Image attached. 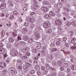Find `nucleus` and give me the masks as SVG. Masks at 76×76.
Masks as SVG:
<instances>
[{
  "label": "nucleus",
  "mask_w": 76,
  "mask_h": 76,
  "mask_svg": "<svg viewBox=\"0 0 76 76\" xmlns=\"http://www.w3.org/2000/svg\"><path fill=\"white\" fill-rule=\"evenodd\" d=\"M55 24L57 26H58L61 24V21L59 20H57L55 21Z\"/></svg>",
  "instance_id": "1"
},
{
  "label": "nucleus",
  "mask_w": 76,
  "mask_h": 76,
  "mask_svg": "<svg viewBox=\"0 0 76 76\" xmlns=\"http://www.w3.org/2000/svg\"><path fill=\"white\" fill-rule=\"evenodd\" d=\"M34 35H35L36 36V37H35L36 40H38V39L40 38V35L37 32H35L34 33Z\"/></svg>",
  "instance_id": "2"
},
{
  "label": "nucleus",
  "mask_w": 76,
  "mask_h": 76,
  "mask_svg": "<svg viewBox=\"0 0 76 76\" xmlns=\"http://www.w3.org/2000/svg\"><path fill=\"white\" fill-rule=\"evenodd\" d=\"M50 23L47 22H45L43 24L44 27V28H48L50 27Z\"/></svg>",
  "instance_id": "3"
},
{
  "label": "nucleus",
  "mask_w": 76,
  "mask_h": 76,
  "mask_svg": "<svg viewBox=\"0 0 76 76\" xmlns=\"http://www.w3.org/2000/svg\"><path fill=\"white\" fill-rule=\"evenodd\" d=\"M0 66L1 67L4 68L6 66V64L4 63L1 62L0 63Z\"/></svg>",
  "instance_id": "4"
},
{
  "label": "nucleus",
  "mask_w": 76,
  "mask_h": 76,
  "mask_svg": "<svg viewBox=\"0 0 76 76\" xmlns=\"http://www.w3.org/2000/svg\"><path fill=\"white\" fill-rule=\"evenodd\" d=\"M23 69H24V72H26L28 69V66L25 65L23 66Z\"/></svg>",
  "instance_id": "5"
},
{
  "label": "nucleus",
  "mask_w": 76,
  "mask_h": 76,
  "mask_svg": "<svg viewBox=\"0 0 76 76\" xmlns=\"http://www.w3.org/2000/svg\"><path fill=\"white\" fill-rule=\"evenodd\" d=\"M61 6H62V5L60 4H57L55 5V7L56 8H60Z\"/></svg>",
  "instance_id": "6"
},
{
  "label": "nucleus",
  "mask_w": 76,
  "mask_h": 76,
  "mask_svg": "<svg viewBox=\"0 0 76 76\" xmlns=\"http://www.w3.org/2000/svg\"><path fill=\"white\" fill-rule=\"evenodd\" d=\"M27 20L29 22H34L35 20L32 18H27Z\"/></svg>",
  "instance_id": "7"
},
{
  "label": "nucleus",
  "mask_w": 76,
  "mask_h": 76,
  "mask_svg": "<svg viewBox=\"0 0 76 76\" xmlns=\"http://www.w3.org/2000/svg\"><path fill=\"white\" fill-rule=\"evenodd\" d=\"M6 7V4L4 3L2 4L0 6V7L1 9H4Z\"/></svg>",
  "instance_id": "8"
},
{
  "label": "nucleus",
  "mask_w": 76,
  "mask_h": 76,
  "mask_svg": "<svg viewBox=\"0 0 76 76\" xmlns=\"http://www.w3.org/2000/svg\"><path fill=\"white\" fill-rule=\"evenodd\" d=\"M41 9L42 10H43L45 12H46L48 11V8L46 7H42Z\"/></svg>",
  "instance_id": "9"
},
{
  "label": "nucleus",
  "mask_w": 76,
  "mask_h": 76,
  "mask_svg": "<svg viewBox=\"0 0 76 76\" xmlns=\"http://www.w3.org/2000/svg\"><path fill=\"white\" fill-rule=\"evenodd\" d=\"M23 39L24 41H28V39H29V38H28V37L26 36H25L23 37Z\"/></svg>",
  "instance_id": "10"
},
{
  "label": "nucleus",
  "mask_w": 76,
  "mask_h": 76,
  "mask_svg": "<svg viewBox=\"0 0 76 76\" xmlns=\"http://www.w3.org/2000/svg\"><path fill=\"white\" fill-rule=\"evenodd\" d=\"M8 3L9 4L10 6H11V7H13L14 5L12 3V1H8Z\"/></svg>",
  "instance_id": "11"
},
{
  "label": "nucleus",
  "mask_w": 76,
  "mask_h": 76,
  "mask_svg": "<svg viewBox=\"0 0 76 76\" xmlns=\"http://www.w3.org/2000/svg\"><path fill=\"white\" fill-rule=\"evenodd\" d=\"M5 52V50L3 48H0V53L3 54Z\"/></svg>",
  "instance_id": "12"
},
{
  "label": "nucleus",
  "mask_w": 76,
  "mask_h": 76,
  "mask_svg": "<svg viewBox=\"0 0 76 76\" xmlns=\"http://www.w3.org/2000/svg\"><path fill=\"white\" fill-rule=\"evenodd\" d=\"M38 8H39V6L36 5L33 7V9L34 10H37V9H38Z\"/></svg>",
  "instance_id": "13"
},
{
  "label": "nucleus",
  "mask_w": 76,
  "mask_h": 76,
  "mask_svg": "<svg viewBox=\"0 0 76 76\" xmlns=\"http://www.w3.org/2000/svg\"><path fill=\"white\" fill-rule=\"evenodd\" d=\"M4 35H5V33H4V30H2L1 34V37L3 38Z\"/></svg>",
  "instance_id": "14"
},
{
  "label": "nucleus",
  "mask_w": 76,
  "mask_h": 76,
  "mask_svg": "<svg viewBox=\"0 0 76 76\" xmlns=\"http://www.w3.org/2000/svg\"><path fill=\"white\" fill-rule=\"evenodd\" d=\"M11 73L12 75H16L17 74V72H16V71L15 69L13 71H11Z\"/></svg>",
  "instance_id": "15"
},
{
  "label": "nucleus",
  "mask_w": 76,
  "mask_h": 76,
  "mask_svg": "<svg viewBox=\"0 0 76 76\" xmlns=\"http://www.w3.org/2000/svg\"><path fill=\"white\" fill-rule=\"evenodd\" d=\"M9 40L10 42H13L14 41V39L13 38L10 37L9 39Z\"/></svg>",
  "instance_id": "16"
},
{
  "label": "nucleus",
  "mask_w": 76,
  "mask_h": 76,
  "mask_svg": "<svg viewBox=\"0 0 76 76\" xmlns=\"http://www.w3.org/2000/svg\"><path fill=\"white\" fill-rule=\"evenodd\" d=\"M71 67L72 70H75L76 69V66H74L73 65H72L71 66Z\"/></svg>",
  "instance_id": "17"
},
{
  "label": "nucleus",
  "mask_w": 76,
  "mask_h": 76,
  "mask_svg": "<svg viewBox=\"0 0 76 76\" xmlns=\"http://www.w3.org/2000/svg\"><path fill=\"white\" fill-rule=\"evenodd\" d=\"M23 32H24V34H25L26 32H28V30H27V29H26V28H24L23 29Z\"/></svg>",
  "instance_id": "18"
},
{
  "label": "nucleus",
  "mask_w": 76,
  "mask_h": 76,
  "mask_svg": "<svg viewBox=\"0 0 76 76\" xmlns=\"http://www.w3.org/2000/svg\"><path fill=\"white\" fill-rule=\"evenodd\" d=\"M50 15H51V16H55V13L53 12L52 11L50 12Z\"/></svg>",
  "instance_id": "19"
},
{
  "label": "nucleus",
  "mask_w": 76,
  "mask_h": 76,
  "mask_svg": "<svg viewBox=\"0 0 76 76\" xmlns=\"http://www.w3.org/2000/svg\"><path fill=\"white\" fill-rule=\"evenodd\" d=\"M52 32H53L52 29H50L47 31V33H48V34H51Z\"/></svg>",
  "instance_id": "20"
},
{
  "label": "nucleus",
  "mask_w": 76,
  "mask_h": 76,
  "mask_svg": "<svg viewBox=\"0 0 76 76\" xmlns=\"http://www.w3.org/2000/svg\"><path fill=\"white\" fill-rule=\"evenodd\" d=\"M41 45V43L39 42L37 43V47L38 48H40Z\"/></svg>",
  "instance_id": "21"
},
{
  "label": "nucleus",
  "mask_w": 76,
  "mask_h": 76,
  "mask_svg": "<svg viewBox=\"0 0 76 76\" xmlns=\"http://www.w3.org/2000/svg\"><path fill=\"white\" fill-rule=\"evenodd\" d=\"M33 41L34 40H33V39H32L31 38H30L28 41V43H32V42H33Z\"/></svg>",
  "instance_id": "22"
},
{
  "label": "nucleus",
  "mask_w": 76,
  "mask_h": 76,
  "mask_svg": "<svg viewBox=\"0 0 76 76\" xmlns=\"http://www.w3.org/2000/svg\"><path fill=\"white\" fill-rule=\"evenodd\" d=\"M56 46V43H52L50 44V47H54Z\"/></svg>",
  "instance_id": "23"
},
{
  "label": "nucleus",
  "mask_w": 76,
  "mask_h": 76,
  "mask_svg": "<svg viewBox=\"0 0 76 76\" xmlns=\"http://www.w3.org/2000/svg\"><path fill=\"white\" fill-rule=\"evenodd\" d=\"M43 4H46V5H48V4H49V3H48V2L46 1H44L43 2Z\"/></svg>",
  "instance_id": "24"
},
{
  "label": "nucleus",
  "mask_w": 76,
  "mask_h": 76,
  "mask_svg": "<svg viewBox=\"0 0 76 76\" xmlns=\"http://www.w3.org/2000/svg\"><path fill=\"white\" fill-rule=\"evenodd\" d=\"M35 69L37 71H38L39 70V67L38 66H36L35 67Z\"/></svg>",
  "instance_id": "25"
},
{
  "label": "nucleus",
  "mask_w": 76,
  "mask_h": 76,
  "mask_svg": "<svg viewBox=\"0 0 76 76\" xmlns=\"http://www.w3.org/2000/svg\"><path fill=\"white\" fill-rule=\"evenodd\" d=\"M35 29L36 30V31L37 32H38V31H40V30H41V28L36 27L35 28Z\"/></svg>",
  "instance_id": "26"
},
{
  "label": "nucleus",
  "mask_w": 76,
  "mask_h": 76,
  "mask_svg": "<svg viewBox=\"0 0 76 76\" xmlns=\"http://www.w3.org/2000/svg\"><path fill=\"white\" fill-rule=\"evenodd\" d=\"M62 64V61H61V60H60V61H58V64L60 66H61Z\"/></svg>",
  "instance_id": "27"
},
{
  "label": "nucleus",
  "mask_w": 76,
  "mask_h": 76,
  "mask_svg": "<svg viewBox=\"0 0 76 76\" xmlns=\"http://www.w3.org/2000/svg\"><path fill=\"white\" fill-rule=\"evenodd\" d=\"M46 67L47 70H49V69L51 68H50V66H49V65L48 64H46Z\"/></svg>",
  "instance_id": "28"
},
{
  "label": "nucleus",
  "mask_w": 76,
  "mask_h": 76,
  "mask_svg": "<svg viewBox=\"0 0 76 76\" xmlns=\"http://www.w3.org/2000/svg\"><path fill=\"white\" fill-rule=\"evenodd\" d=\"M35 73V71L34 70H32L30 71V75H31V74H34Z\"/></svg>",
  "instance_id": "29"
},
{
  "label": "nucleus",
  "mask_w": 76,
  "mask_h": 76,
  "mask_svg": "<svg viewBox=\"0 0 76 76\" xmlns=\"http://www.w3.org/2000/svg\"><path fill=\"white\" fill-rule=\"evenodd\" d=\"M76 41V38H73L72 39L71 41V43H74Z\"/></svg>",
  "instance_id": "30"
},
{
  "label": "nucleus",
  "mask_w": 76,
  "mask_h": 76,
  "mask_svg": "<svg viewBox=\"0 0 76 76\" xmlns=\"http://www.w3.org/2000/svg\"><path fill=\"white\" fill-rule=\"evenodd\" d=\"M6 73H7V70H4L3 71L2 74H3V75H6Z\"/></svg>",
  "instance_id": "31"
},
{
  "label": "nucleus",
  "mask_w": 76,
  "mask_h": 76,
  "mask_svg": "<svg viewBox=\"0 0 76 76\" xmlns=\"http://www.w3.org/2000/svg\"><path fill=\"white\" fill-rule=\"evenodd\" d=\"M50 69L52 70H53V71H54V70H56V68L54 67V66H52L50 68Z\"/></svg>",
  "instance_id": "32"
},
{
  "label": "nucleus",
  "mask_w": 76,
  "mask_h": 76,
  "mask_svg": "<svg viewBox=\"0 0 76 76\" xmlns=\"http://www.w3.org/2000/svg\"><path fill=\"white\" fill-rule=\"evenodd\" d=\"M68 63H65L64 64V67H67L68 66Z\"/></svg>",
  "instance_id": "33"
},
{
  "label": "nucleus",
  "mask_w": 76,
  "mask_h": 76,
  "mask_svg": "<svg viewBox=\"0 0 76 76\" xmlns=\"http://www.w3.org/2000/svg\"><path fill=\"white\" fill-rule=\"evenodd\" d=\"M17 54V52H13L12 54V56H16V55Z\"/></svg>",
  "instance_id": "34"
},
{
  "label": "nucleus",
  "mask_w": 76,
  "mask_h": 76,
  "mask_svg": "<svg viewBox=\"0 0 76 76\" xmlns=\"http://www.w3.org/2000/svg\"><path fill=\"white\" fill-rule=\"evenodd\" d=\"M71 24L72 25H76V21H75L73 22H72L71 23Z\"/></svg>",
  "instance_id": "35"
},
{
  "label": "nucleus",
  "mask_w": 76,
  "mask_h": 76,
  "mask_svg": "<svg viewBox=\"0 0 76 76\" xmlns=\"http://www.w3.org/2000/svg\"><path fill=\"white\" fill-rule=\"evenodd\" d=\"M67 37H64L63 38V41H64V42H66V41L67 40Z\"/></svg>",
  "instance_id": "36"
},
{
  "label": "nucleus",
  "mask_w": 76,
  "mask_h": 76,
  "mask_svg": "<svg viewBox=\"0 0 76 76\" xmlns=\"http://www.w3.org/2000/svg\"><path fill=\"white\" fill-rule=\"evenodd\" d=\"M75 11H72V12L71 13V15H72V16L75 15Z\"/></svg>",
  "instance_id": "37"
},
{
  "label": "nucleus",
  "mask_w": 76,
  "mask_h": 76,
  "mask_svg": "<svg viewBox=\"0 0 76 76\" xmlns=\"http://www.w3.org/2000/svg\"><path fill=\"white\" fill-rule=\"evenodd\" d=\"M45 18H48L50 17V15L48 14H47L45 16Z\"/></svg>",
  "instance_id": "38"
},
{
  "label": "nucleus",
  "mask_w": 76,
  "mask_h": 76,
  "mask_svg": "<svg viewBox=\"0 0 76 76\" xmlns=\"http://www.w3.org/2000/svg\"><path fill=\"white\" fill-rule=\"evenodd\" d=\"M33 63L35 65H38V61H34L33 62Z\"/></svg>",
  "instance_id": "39"
},
{
  "label": "nucleus",
  "mask_w": 76,
  "mask_h": 76,
  "mask_svg": "<svg viewBox=\"0 0 76 76\" xmlns=\"http://www.w3.org/2000/svg\"><path fill=\"white\" fill-rule=\"evenodd\" d=\"M23 59H26L28 58L27 56H23L22 57Z\"/></svg>",
  "instance_id": "40"
},
{
  "label": "nucleus",
  "mask_w": 76,
  "mask_h": 76,
  "mask_svg": "<svg viewBox=\"0 0 76 76\" xmlns=\"http://www.w3.org/2000/svg\"><path fill=\"white\" fill-rule=\"evenodd\" d=\"M71 25V23H70V22H67V23L66 24V25L67 26H69Z\"/></svg>",
  "instance_id": "41"
},
{
  "label": "nucleus",
  "mask_w": 76,
  "mask_h": 76,
  "mask_svg": "<svg viewBox=\"0 0 76 76\" xmlns=\"http://www.w3.org/2000/svg\"><path fill=\"white\" fill-rule=\"evenodd\" d=\"M57 48H54L52 49V51L53 52V51H57Z\"/></svg>",
  "instance_id": "42"
},
{
  "label": "nucleus",
  "mask_w": 76,
  "mask_h": 76,
  "mask_svg": "<svg viewBox=\"0 0 76 76\" xmlns=\"http://www.w3.org/2000/svg\"><path fill=\"white\" fill-rule=\"evenodd\" d=\"M33 4H34V5H36L37 4V1H36L35 0H34V2L33 3Z\"/></svg>",
  "instance_id": "43"
},
{
  "label": "nucleus",
  "mask_w": 76,
  "mask_h": 76,
  "mask_svg": "<svg viewBox=\"0 0 76 76\" xmlns=\"http://www.w3.org/2000/svg\"><path fill=\"white\" fill-rule=\"evenodd\" d=\"M56 44H57V46L58 45H60V42L59 41H57L56 42Z\"/></svg>",
  "instance_id": "44"
},
{
  "label": "nucleus",
  "mask_w": 76,
  "mask_h": 76,
  "mask_svg": "<svg viewBox=\"0 0 76 76\" xmlns=\"http://www.w3.org/2000/svg\"><path fill=\"white\" fill-rule=\"evenodd\" d=\"M33 52L34 53H37V49H33Z\"/></svg>",
  "instance_id": "45"
},
{
  "label": "nucleus",
  "mask_w": 76,
  "mask_h": 76,
  "mask_svg": "<svg viewBox=\"0 0 76 76\" xmlns=\"http://www.w3.org/2000/svg\"><path fill=\"white\" fill-rule=\"evenodd\" d=\"M24 25L25 26H26L27 27L28 26V23H25L24 24Z\"/></svg>",
  "instance_id": "46"
},
{
  "label": "nucleus",
  "mask_w": 76,
  "mask_h": 76,
  "mask_svg": "<svg viewBox=\"0 0 76 76\" xmlns=\"http://www.w3.org/2000/svg\"><path fill=\"white\" fill-rule=\"evenodd\" d=\"M26 56H30V53L29 52H26Z\"/></svg>",
  "instance_id": "47"
},
{
  "label": "nucleus",
  "mask_w": 76,
  "mask_h": 76,
  "mask_svg": "<svg viewBox=\"0 0 76 76\" xmlns=\"http://www.w3.org/2000/svg\"><path fill=\"white\" fill-rule=\"evenodd\" d=\"M22 52L24 53H26V49L25 48L23 49L22 50Z\"/></svg>",
  "instance_id": "48"
},
{
  "label": "nucleus",
  "mask_w": 76,
  "mask_h": 76,
  "mask_svg": "<svg viewBox=\"0 0 76 76\" xmlns=\"http://www.w3.org/2000/svg\"><path fill=\"white\" fill-rule=\"evenodd\" d=\"M48 58H50V59H52L53 58V56H48Z\"/></svg>",
  "instance_id": "49"
},
{
  "label": "nucleus",
  "mask_w": 76,
  "mask_h": 76,
  "mask_svg": "<svg viewBox=\"0 0 76 76\" xmlns=\"http://www.w3.org/2000/svg\"><path fill=\"white\" fill-rule=\"evenodd\" d=\"M3 46H4L3 44L2 43H0V47H3Z\"/></svg>",
  "instance_id": "50"
},
{
  "label": "nucleus",
  "mask_w": 76,
  "mask_h": 76,
  "mask_svg": "<svg viewBox=\"0 0 76 76\" xmlns=\"http://www.w3.org/2000/svg\"><path fill=\"white\" fill-rule=\"evenodd\" d=\"M10 70L11 72V71H13V70H15V69H14V68H11L10 69Z\"/></svg>",
  "instance_id": "51"
},
{
  "label": "nucleus",
  "mask_w": 76,
  "mask_h": 76,
  "mask_svg": "<svg viewBox=\"0 0 76 76\" xmlns=\"http://www.w3.org/2000/svg\"><path fill=\"white\" fill-rule=\"evenodd\" d=\"M52 36H55L56 35V33H55V32H53L52 33Z\"/></svg>",
  "instance_id": "52"
},
{
  "label": "nucleus",
  "mask_w": 76,
  "mask_h": 76,
  "mask_svg": "<svg viewBox=\"0 0 76 76\" xmlns=\"http://www.w3.org/2000/svg\"><path fill=\"white\" fill-rule=\"evenodd\" d=\"M37 74L38 76H41V73L40 72L38 71L37 72Z\"/></svg>",
  "instance_id": "53"
},
{
  "label": "nucleus",
  "mask_w": 76,
  "mask_h": 76,
  "mask_svg": "<svg viewBox=\"0 0 76 76\" xmlns=\"http://www.w3.org/2000/svg\"><path fill=\"white\" fill-rule=\"evenodd\" d=\"M71 49H72V50H76V48L74 46H72V47H71Z\"/></svg>",
  "instance_id": "54"
},
{
  "label": "nucleus",
  "mask_w": 76,
  "mask_h": 76,
  "mask_svg": "<svg viewBox=\"0 0 76 76\" xmlns=\"http://www.w3.org/2000/svg\"><path fill=\"white\" fill-rule=\"evenodd\" d=\"M41 69L42 70H44L45 69V67H44V66L42 67Z\"/></svg>",
  "instance_id": "55"
},
{
  "label": "nucleus",
  "mask_w": 76,
  "mask_h": 76,
  "mask_svg": "<svg viewBox=\"0 0 76 76\" xmlns=\"http://www.w3.org/2000/svg\"><path fill=\"white\" fill-rule=\"evenodd\" d=\"M70 34L71 35H73L74 33H73V31H71L70 32Z\"/></svg>",
  "instance_id": "56"
},
{
  "label": "nucleus",
  "mask_w": 76,
  "mask_h": 76,
  "mask_svg": "<svg viewBox=\"0 0 76 76\" xmlns=\"http://www.w3.org/2000/svg\"><path fill=\"white\" fill-rule=\"evenodd\" d=\"M51 42H52V43H55V40L53 39H52L50 40Z\"/></svg>",
  "instance_id": "57"
},
{
  "label": "nucleus",
  "mask_w": 76,
  "mask_h": 76,
  "mask_svg": "<svg viewBox=\"0 0 76 76\" xmlns=\"http://www.w3.org/2000/svg\"><path fill=\"white\" fill-rule=\"evenodd\" d=\"M51 76H57V75H56V74L55 73H54L53 74H52L51 75Z\"/></svg>",
  "instance_id": "58"
},
{
  "label": "nucleus",
  "mask_w": 76,
  "mask_h": 76,
  "mask_svg": "<svg viewBox=\"0 0 76 76\" xmlns=\"http://www.w3.org/2000/svg\"><path fill=\"white\" fill-rule=\"evenodd\" d=\"M25 42H21L20 43V45H23V44H25Z\"/></svg>",
  "instance_id": "59"
},
{
  "label": "nucleus",
  "mask_w": 76,
  "mask_h": 76,
  "mask_svg": "<svg viewBox=\"0 0 76 76\" xmlns=\"http://www.w3.org/2000/svg\"><path fill=\"white\" fill-rule=\"evenodd\" d=\"M65 45L66 47H69V44L67 43H66L65 44Z\"/></svg>",
  "instance_id": "60"
},
{
  "label": "nucleus",
  "mask_w": 76,
  "mask_h": 76,
  "mask_svg": "<svg viewBox=\"0 0 76 76\" xmlns=\"http://www.w3.org/2000/svg\"><path fill=\"white\" fill-rule=\"evenodd\" d=\"M26 51H28L29 50V49L28 48H25Z\"/></svg>",
  "instance_id": "61"
},
{
  "label": "nucleus",
  "mask_w": 76,
  "mask_h": 76,
  "mask_svg": "<svg viewBox=\"0 0 76 76\" xmlns=\"http://www.w3.org/2000/svg\"><path fill=\"white\" fill-rule=\"evenodd\" d=\"M60 70L63 71V70H64V67H61L60 68Z\"/></svg>",
  "instance_id": "62"
},
{
  "label": "nucleus",
  "mask_w": 76,
  "mask_h": 76,
  "mask_svg": "<svg viewBox=\"0 0 76 76\" xmlns=\"http://www.w3.org/2000/svg\"><path fill=\"white\" fill-rule=\"evenodd\" d=\"M18 68L19 69H22V66H18Z\"/></svg>",
  "instance_id": "63"
},
{
  "label": "nucleus",
  "mask_w": 76,
  "mask_h": 76,
  "mask_svg": "<svg viewBox=\"0 0 76 76\" xmlns=\"http://www.w3.org/2000/svg\"><path fill=\"white\" fill-rule=\"evenodd\" d=\"M34 24H32L31 25V28H34Z\"/></svg>",
  "instance_id": "64"
}]
</instances>
